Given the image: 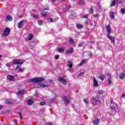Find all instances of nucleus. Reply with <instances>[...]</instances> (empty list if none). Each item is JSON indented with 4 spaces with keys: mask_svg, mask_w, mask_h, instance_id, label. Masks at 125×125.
<instances>
[{
    "mask_svg": "<svg viewBox=\"0 0 125 125\" xmlns=\"http://www.w3.org/2000/svg\"><path fill=\"white\" fill-rule=\"evenodd\" d=\"M108 78V83L109 84H111L112 83V77H111V74H108L107 75Z\"/></svg>",
    "mask_w": 125,
    "mask_h": 125,
    "instance_id": "18",
    "label": "nucleus"
},
{
    "mask_svg": "<svg viewBox=\"0 0 125 125\" xmlns=\"http://www.w3.org/2000/svg\"><path fill=\"white\" fill-rule=\"evenodd\" d=\"M2 108V106L1 105H0V110H1Z\"/></svg>",
    "mask_w": 125,
    "mask_h": 125,
    "instance_id": "55",
    "label": "nucleus"
},
{
    "mask_svg": "<svg viewBox=\"0 0 125 125\" xmlns=\"http://www.w3.org/2000/svg\"><path fill=\"white\" fill-rule=\"evenodd\" d=\"M93 81L94 83V86H98V82L97 81L96 79H95V77L93 78Z\"/></svg>",
    "mask_w": 125,
    "mask_h": 125,
    "instance_id": "11",
    "label": "nucleus"
},
{
    "mask_svg": "<svg viewBox=\"0 0 125 125\" xmlns=\"http://www.w3.org/2000/svg\"><path fill=\"white\" fill-rule=\"evenodd\" d=\"M58 52H60V53L64 52V49L58 48Z\"/></svg>",
    "mask_w": 125,
    "mask_h": 125,
    "instance_id": "29",
    "label": "nucleus"
},
{
    "mask_svg": "<svg viewBox=\"0 0 125 125\" xmlns=\"http://www.w3.org/2000/svg\"><path fill=\"white\" fill-rule=\"evenodd\" d=\"M119 76H120V78L122 80H123V79H124V78H125V73H120V74H119Z\"/></svg>",
    "mask_w": 125,
    "mask_h": 125,
    "instance_id": "24",
    "label": "nucleus"
},
{
    "mask_svg": "<svg viewBox=\"0 0 125 125\" xmlns=\"http://www.w3.org/2000/svg\"><path fill=\"white\" fill-rule=\"evenodd\" d=\"M1 57H2V56L0 55V60H1V59H0V58H1Z\"/></svg>",
    "mask_w": 125,
    "mask_h": 125,
    "instance_id": "58",
    "label": "nucleus"
},
{
    "mask_svg": "<svg viewBox=\"0 0 125 125\" xmlns=\"http://www.w3.org/2000/svg\"><path fill=\"white\" fill-rule=\"evenodd\" d=\"M34 96H36L37 97V96H38V91H35V93H34Z\"/></svg>",
    "mask_w": 125,
    "mask_h": 125,
    "instance_id": "39",
    "label": "nucleus"
},
{
    "mask_svg": "<svg viewBox=\"0 0 125 125\" xmlns=\"http://www.w3.org/2000/svg\"><path fill=\"white\" fill-rule=\"evenodd\" d=\"M98 94H103L104 93V91L102 90H100L98 92Z\"/></svg>",
    "mask_w": 125,
    "mask_h": 125,
    "instance_id": "31",
    "label": "nucleus"
},
{
    "mask_svg": "<svg viewBox=\"0 0 125 125\" xmlns=\"http://www.w3.org/2000/svg\"><path fill=\"white\" fill-rule=\"evenodd\" d=\"M110 16L111 19H115V13L114 12H111L110 13Z\"/></svg>",
    "mask_w": 125,
    "mask_h": 125,
    "instance_id": "17",
    "label": "nucleus"
},
{
    "mask_svg": "<svg viewBox=\"0 0 125 125\" xmlns=\"http://www.w3.org/2000/svg\"><path fill=\"white\" fill-rule=\"evenodd\" d=\"M105 78H106V76L105 75H100V79L101 81H104Z\"/></svg>",
    "mask_w": 125,
    "mask_h": 125,
    "instance_id": "23",
    "label": "nucleus"
},
{
    "mask_svg": "<svg viewBox=\"0 0 125 125\" xmlns=\"http://www.w3.org/2000/svg\"><path fill=\"white\" fill-rule=\"evenodd\" d=\"M106 29L107 31V34L106 37L110 40L112 43H115V38L110 36L111 33H112V30L111 29V25H108L106 26Z\"/></svg>",
    "mask_w": 125,
    "mask_h": 125,
    "instance_id": "1",
    "label": "nucleus"
},
{
    "mask_svg": "<svg viewBox=\"0 0 125 125\" xmlns=\"http://www.w3.org/2000/svg\"><path fill=\"white\" fill-rule=\"evenodd\" d=\"M5 21H6V22H7V21H12V17H11V16H10L9 15L8 16H6Z\"/></svg>",
    "mask_w": 125,
    "mask_h": 125,
    "instance_id": "10",
    "label": "nucleus"
},
{
    "mask_svg": "<svg viewBox=\"0 0 125 125\" xmlns=\"http://www.w3.org/2000/svg\"><path fill=\"white\" fill-rule=\"evenodd\" d=\"M83 73H81L79 74V76L81 77V76H83Z\"/></svg>",
    "mask_w": 125,
    "mask_h": 125,
    "instance_id": "47",
    "label": "nucleus"
},
{
    "mask_svg": "<svg viewBox=\"0 0 125 125\" xmlns=\"http://www.w3.org/2000/svg\"><path fill=\"white\" fill-rule=\"evenodd\" d=\"M52 2H55L56 1V0H51Z\"/></svg>",
    "mask_w": 125,
    "mask_h": 125,
    "instance_id": "53",
    "label": "nucleus"
},
{
    "mask_svg": "<svg viewBox=\"0 0 125 125\" xmlns=\"http://www.w3.org/2000/svg\"><path fill=\"white\" fill-rule=\"evenodd\" d=\"M55 59L56 60H58V59H59V55H57L55 56Z\"/></svg>",
    "mask_w": 125,
    "mask_h": 125,
    "instance_id": "35",
    "label": "nucleus"
},
{
    "mask_svg": "<svg viewBox=\"0 0 125 125\" xmlns=\"http://www.w3.org/2000/svg\"><path fill=\"white\" fill-rule=\"evenodd\" d=\"M44 10H46V9H44Z\"/></svg>",
    "mask_w": 125,
    "mask_h": 125,
    "instance_id": "61",
    "label": "nucleus"
},
{
    "mask_svg": "<svg viewBox=\"0 0 125 125\" xmlns=\"http://www.w3.org/2000/svg\"><path fill=\"white\" fill-rule=\"evenodd\" d=\"M17 95H18V96H20V97L23 96V95L25 94V90H21V91H19L17 92Z\"/></svg>",
    "mask_w": 125,
    "mask_h": 125,
    "instance_id": "7",
    "label": "nucleus"
},
{
    "mask_svg": "<svg viewBox=\"0 0 125 125\" xmlns=\"http://www.w3.org/2000/svg\"><path fill=\"white\" fill-rule=\"evenodd\" d=\"M33 17H34V18H38L39 17V16L37 15H34L33 16H32Z\"/></svg>",
    "mask_w": 125,
    "mask_h": 125,
    "instance_id": "40",
    "label": "nucleus"
},
{
    "mask_svg": "<svg viewBox=\"0 0 125 125\" xmlns=\"http://www.w3.org/2000/svg\"><path fill=\"white\" fill-rule=\"evenodd\" d=\"M73 52V48H71L70 49L67 50L66 51V54L67 55L72 54Z\"/></svg>",
    "mask_w": 125,
    "mask_h": 125,
    "instance_id": "12",
    "label": "nucleus"
},
{
    "mask_svg": "<svg viewBox=\"0 0 125 125\" xmlns=\"http://www.w3.org/2000/svg\"><path fill=\"white\" fill-rule=\"evenodd\" d=\"M116 1L118 3H122V1L121 0H116Z\"/></svg>",
    "mask_w": 125,
    "mask_h": 125,
    "instance_id": "41",
    "label": "nucleus"
},
{
    "mask_svg": "<svg viewBox=\"0 0 125 125\" xmlns=\"http://www.w3.org/2000/svg\"><path fill=\"white\" fill-rule=\"evenodd\" d=\"M79 2L80 4H83V3H84V1H83V0H80Z\"/></svg>",
    "mask_w": 125,
    "mask_h": 125,
    "instance_id": "33",
    "label": "nucleus"
},
{
    "mask_svg": "<svg viewBox=\"0 0 125 125\" xmlns=\"http://www.w3.org/2000/svg\"><path fill=\"white\" fill-rule=\"evenodd\" d=\"M121 13H123V14H125V9H121Z\"/></svg>",
    "mask_w": 125,
    "mask_h": 125,
    "instance_id": "34",
    "label": "nucleus"
},
{
    "mask_svg": "<svg viewBox=\"0 0 125 125\" xmlns=\"http://www.w3.org/2000/svg\"><path fill=\"white\" fill-rule=\"evenodd\" d=\"M76 28H77V29H83V26L81 24L77 23L76 24Z\"/></svg>",
    "mask_w": 125,
    "mask_h": 125,
    "instance_id": "20",
    "label": "nucleus"
},
{
    "mask_svg": "<svg viewBox=\"0 0 125 125\" xmlns=\"http://www.w3.org/2000/svg\"><path fill=\"white\" fill-rule=\"evenodd\" d=\"M62 0V1H65V0Z\"/></svg>",
    "mask_w": 125,
    "mask_h": 125,
    "instance_id": "59",
    "label": "nucleus"
},
{
    "mask_svg": "<svg viewBox=\"0 0 125 125\" xmlns=\"http://www.w3.org/2000/svg\"><path fill=\"white\" fill-rule=\"evenodd\" d=\"M70 72H72V70H69Z\"/></svg>",
    "mask_w": 125,
    "mask_h": 125,
    "instance_id": "60",
    "label": "nucleus"
},
{
    "mask_svg": "<svg viewBox=\"0 0 125 125\" xmlns=\"http://www.w3.org/2000/svg\"><path fill=\"white\" fill-rule=\"evenodd\" d=\"M122 98L125 97V93L122 95Z\"/></svg>",
    "mask_w": 125,
    "mask_h": 125,
    "instance_id": "52",
    "label": "nucleus"
},
{
    "mask_svg": "<svg viewBox=\"0 0 125 125\" xmlns=\"http://www.w3.org/2000/svg\"><path fill=\"white\" fill-rule=\"evenodd\" d=\"M91 102V104H92V105L93 106H94L95 105H97V102H98L95 101L94 99H92Z\"/></svg>",
    "mask_w": 125,
    "mask_h": 125,
    "instance_id": "19",
    "label": "nucleus"
},
{
    "mask_svg": "<svg viewBox=\"0 0 125 125\" xmlns=\"http://www.w3.org/2000/svg\"><path fill=\"white\" fill-rule=\"evenodd\" d=\"M62 100L66 104H69L70 103V99H68V96H63L62 97Z\"/></svg>",
    "mask_w": 125,
    "mask_h": 125,
    "instance_id": "6",
    "label": "nucleus"
},
{
    "mask_svg": "<svg viewBox=\"0 0 125 125\" xmlns=\"http://www.w3.org/2000/svg\"><path fill=\"white\" fill-rule=\"evenodd\" d=\"M33 103H34V100L33 98L27 101V104L29 105V106H31Z\"/></svg>",
    "mask_w": 125,
    "mask_h": 125,
    "instance_id": "13",
    "label": "nucleus"
},
{
    "mask_svg": "<svg viewBox=\"0 0 125 125\" xmlns=\"http://www.w3.org/2000/svg\"><path fill=\"white\" fill-rule=\"evenodd\" d=\"M94 17H97V18H99V17H100V15H99V14H97L96 15H94Z\"/></svg>",
    "mask_w": 125,
    "mask_h": 125,
    "instance_id": "36",
    "label": "nucleus"
},
{
    "mask_svg": "<svg viewBox=\"0 0 125 125\" xmlns=\"http://www.w3.org/2000/svg\"><path fill=\"white\" fill-rule=\"evenodd\" d=\"M58 79V81L60 82V83H62L64 85H66L67 83V81H66V80H65V79L62 77H59Z\"/></svg>",
    "mask_w": 125,
    "mask_h": 125,
    "instance_id": "4",
    "label": "nucleus"
},
{
    "mask_svg": "<svg viewBox=\"0 0 125 125\" xmlns=\"http://www.w3.org/2000/svg\"><path fill=\"white\" fill-rule=\"evenodd\" d=\"M19 116H20V118L21 120L23 119V117L22 116V114H21V113H19Z\"/></svg>",
    "mask_w": 125,
    "mask_h": 125,
    "instance_id": "37",
    "label": "nucleus"
},
{
    "mask_svg": "<svg viewBox=\"0 0 125 125\" xmlns=\"http://www.w3.org/2000/svg\"><path fill=\"white\" fill-rule=\"evenodd\" d=\"M10 32V30H9V28L6 27L5 29L4 30L3 36H4V37H7V36L9 35Z\"/></svg>",
    "mask_w": 125,
    "mask_h": 125,
    "instance_id": "5",
    "label": "nucleus"
},
{
    "mask_svg": "<svg viewBox=\"0 0 125 125\" xmlns=\"http://www.w3.org/2000/svg\"><path fill=\"white\" fill-rule=\"evenodd\" d=\"M114 105H115V106H116V107H118V104H114Z\"/></svg>",
    "mask_w": 125,
    "mask_h": 125,
    "instance_id": "56",
    "label": "nucleus"
},
{
    "mask_svg": "<svg viewBox=\"0 0 125 125\" xmlns=\"http://www.w3.org/2000/svg\"><path fill=\"white\" fill-rule=\"evenodd\" d=\"M24 20H21L18 23V28L21 29L23 27V24H24Z\"/></svg>",
    "mask_w": 125,
    "mask_h": 125,
    "instance_id": "8",
    "label": "nucleus"
},
{
    "mask_svg": "<svg viewBox=\"0 0 125 125\" xmlns=\"http://www.w3.org/2000/svg\"><path fill=\"white\" fill-rule=\"evenodd\" d=\"M111 109H112V110H115V107H110Z\"/></svg>",
    "mask_w": 125,
    "mask_h": 125,
    "instance_id": "50",
    "label": "nucleus"
},
{
    "mask_svg": "<svg viewBox=\"0 0 125 125\" xmlns=\"http://www.w3.org/2000/svg\"><path fill=\"white\" fill-rule=\"evenodd\" d=\"M7 79L10 81H14V76L11 75H8Z\"/></svg>",
    "mask_w": 125,
    "mask_h": 125,
    "instance_id": "14",
    "label": "nucleus"
},
{
    "mask_svg": "<svg viewBox=\"0 0 125 125\" xmlns=\"http://www.w3.org/2000/svg\"><path fill=\"white\" fill-rule=\"evenodd\" d=\"M48 20H49V21H50V22H52V21H53V20H52V19L51 18L48 19Z\"/></svg>",
    "mask_w": 125,
    "mask_h": 125,
    "instance_id": "43",
    "label": "nucleus"
},
{
    "mask_svg": "<svg viewBox=\"0 0 125 125\" xmlns=\"http://www.w3.org/2000/svg\"><path fill=\"white\" fill-rule=\"evenodd\" d=\"M83 101L86 105H88V104H89V102H88V100L86 99H84Z\"/></svg>",
    "mask_w": 125,
    "mask_h": 125,
    "instance_id": "28",
    "label": "nucleus"
},
{
    "mask_svg": "<svg viewBox=\"0 0 125 125\" xmlns=\"http://www.w3.org/2000/svg\"><path fill=\"white\" fill-rule=\"evenodd\" d=\"M68 42L70 44H73V43H74V40H73V39H72V38H70L68 40Z\"/></svg>",
    "mask_w": 125,
    "mask_h": 125,
    "instance_id": "27",
    "label": "nucleus"
},
{
    "mask_svg": "<svg viewBox=\"0 0 125 125\" xmlns=\"http://www.w3.org/2000/svg\"><path fill=\"white\" fill-rule=\"evenodd\" d=\"M44 81V78H35L30 79L29 80V83H42V82H43Z\"/></svg>",
    "mask_w": 125,
    "mask_h": 125,
    "instance_id": "2",
    "label": "nucleus"
},
{
    "mask_svg": "<svg viewBox=\"0 0 125 125\" xmlns=\"http://www.w3.org/2000/svg\"><path fill=\"white\" fill-rule=\"evenodd\" d=\"M42 16H46L47 15V13H41V14Z\"/></svg>",
    "mask_w": 125,
    "mask_h": 125,
    "instance_id": "38",
    "label": "nucleus"
},
{
    "mask_svg": "<svg viewBox=\"0 0 125 125\" xmlns=\"http://www.w3.org/2000/svg\"><path fill=\"white\" fill-rule=\"evenodd\" d=\"M12 63L14 65H21V64L24 63V62L21 60H14Z\"/></svg>",
    "mask_w": 125,
    "mask_h": 125,
    "instance_id": "3",
    "label": "nucleus"
},
{
    "mask_svg": "<svg viewBox=\"0 0 125 125\" xmlns=\"http://www.w3.org/2000/svg\"><path fill=\"white\" fill-rule=\"evenodd\" d=\"M89 55H90V58H91V57H92V54L91 53H90L89 54Z\"/></svg>",
    "mask_w": 125,
    "mask_h": 125,
    "instance_id": "51",
    "label": "nucleus"
},
{
    "mask_svg": "<svg viewBox=\"0 0 125 125\" xmlns=\"http://www.w3.org/2000/svg\"><path fill=\"white\" fill-rule=\"evenodd\" d=\"M19 68H20V66H19V65H17L16 67V70H18Z\"/></svg>",
    "mask_w": 125,
    "mask_h": 125,
    "instance_id": "44",
    "label": "nucleus"
},
{
    "mask_svg": "<svg viewBox=\"0 0 125 125\" xmlns=\"http://www.w3.org/2000/svg\"><path fill=\"white\" fill-rule=\"evenodd\" d=\"M67 63L68 64L69 68H70V69H72L73 68V63H72V62L68 61L67 62Z\"/></svg>",
    "mask_w": 125,
    "mask_h": 125,
    "instance_id": "16",
    "label": "nucleus"
},
{
    "mask_svg": "<svg viewBox=\"0 0 125 125\" xmlns=\"http://www.w3.org/2000/svg\"><path fill=\"white\" fill-rule=\"evenodd\" d=\"M48 125H52V124H51V123H49V124H48Z\"/></svg>",
    "mask_w": 125,
    "mask_h": 125,
    "instance_id": "57",
    "label": "nucleus"
},
{
    "mask_svg": "<svg viewBox=\"0 0 125 125\" xmlns=\"http://www.w3.org/2000/svg\"><path fill=\"white\" fill-rule=\"evenodd\" d=\"M41 106H44V105H46V103H45V101L42 102L40 103Z\"/></svg>",
    "mask_w": 125,
    "mask_h": 125,
    "instance_id": "30",
    "label": "nucleus"
},
{
    "mask_svg": "<svg viewBox=\"0 0 125 125\" xmlns=\"http://www.w3.org/2000/svg\"><path fill=\"white\" fill-rule=\"evenodd\" d=\"M79 46L81 47V46H83V44L82 43H80L78 44Z\"/></svg>",
    "mask_w": 125,
    "mask_h": 125,
    "instance_id": "49",
    "label": "nucleus"
},
{
    "mask_svg": "<svg viewBox=\"0 0 125 125\" xmlns=\"http://www.w3.org/2000/svg\"><path fill=\"white\" fill-rule=\"evenodd\" d=\"M33 37H34V36H33V34H29V37H28V40H29V41H32V39H33Z\"/></svg>",
    "mask_w": 125,
    "mask_h": 125,
    "instance_id": "25",
    "label": "nucleus"
},
{
    "mask_svg": "<svg viewBox=\"0 0 125 125\" xmlns=\"http://www.w3.org/2000/svg\"><path fill=\"white\" fill-rule=\"evenodd\" d=\"M6 65L7 66V67H9V64L8 63H6Z\"/></svg>",
    "mask_w": 125,
    "mask_h": 125,
    "instance_id": "54",
    "label": "nucleus"
},
{
    "mask_svg": "<svg viewBox=\"0 0 125 125\" xmlns=\"http://www.w3.org/2000/svg\"><path fill=\"white\" fill-rule=\"evenodd\" d=\"M115 4H116V0H112L111 3L110 4V7H112V6H115Z\"/></svg>",
    "mask_w": 125,
    "mask_h": 125,
    "instance_id": "22",
    "label": "nucleus"
},
{
    "mask_svg": "<svg viewBox=\"0 0 125 125\" xmlns=\"http://www.w3.org/2000/svg\"><path fill=\"white\" fill-rule=\"evenodd\" d=\"M94 12V10H93V9L91 8V13L93 14Z\"/></svg>",
    "mask_w": 125,
    "mask_h": 125,
    "instance_id": "42",
    "label": "nucleus"
},
{
    "mask_svg": "<svg viewBox=\"0 0 125 125\" xmlns=\"http://www.w3.org/2000/svg\"><path fill=\"white\" fill-rule=\"evenodd\" d=\"M38 24L40 26H42L43 23H42V21L41 20L38 21Z\"/></svg>",
    "mask_w": 125,
    "mask_h": 125,
    "instance_id": "32",
    "label": "nucleus"
},
{
    "mask_svg": "<svg viewBox=\"0 0 125 125\" xmlns=\"http://www.w3.org/2000/svg\"><path fill=\"white\" fill-rule=\"evenodd\" d=\"M48 86H49L48 84H39L37 87H42L43 88H44V87H48Z\"/></svg>",
    "mask_w": 125,
    "mask_h": 125,
    "instance_id": "9",
    "label": "nucleus"
},
{
    "mask_svg": "<svg viewBox=\"0 0 125 125\" xmlns=\"http://www.w3.org/2000/svg\"><path fill=\"white\" fill-rule=\"evenodd\" d=\"M83 18H87V16L85 15H83Z\"/></svg>",
    "mask_w": 125,
    "mask_h": 125,
    "instance_id": "46",
    "label": "nucleus"
},
{
    "mask_svg": "<svg viewBox=\"0 0 125 125\" xmlns=\"http://www.w3.org/2000/svg\"><path fill=\"white\" fill-rule=\"evenodd\" d=\"M23 69H21V68L19 69V72H23Z\"/></svg>",
    "mask_w": 125,
    "mask_h": 125,
    "instance_id": "45",
    "label": "nucleus"
},
{
    "mask_svg": "<svg viewBox=\"0 0 125 125\" xmlns=\"http://www.w3.org/2000/svg\"><path fill=\"white\" fill-rule=\"evenodd\" d=\"M86 62H87V60H83L80 62L78 66H82L83 64H86Z\"/></svg>",
    "mask_w": 125,
    "mask_h": 125,
    "instance_id": "15",
    "label": "nucleus"
},
{
    "mask_svg": "<svg viewBox=\"0 0 125 125\" xmlns=\"http://www.w3.org/2000/svg\"><path fill=\"white\" fill-rule=\"evenodd\" d=\"M100 121L99 119H95L93 121V124L96 125H99Z\"/></svg>",
    "mask_w": 125,
    "mask_h": 125,
    "instance_id": "21",
    "label": "nucleus"
},
{
    "mask_svg": "<svg viewBox=\"0 0 125 125\" xmlns=\"http://www.w3.org/2000/svg\"><path fill=\"white\" fill-rule=\"evenodd\" d=\"M92 99H94V100L99 102V97H98V96H96L95 98H93Z\"/></svg>",
    "mask_w": 125,
    "mask_h": 125,
    "instance_id": "26",
    "label": "nucleus"
},
{
    "mask_svg": "<svg viewBox=\"0 0 125 125\" xmlns=\"http://www.w3.org/2000/svg\"><path fill=\"white\" fill-rule=\"evenodd\" d=\"M49 82L50 83H53V81L52 80H49Z\"/></svg>",
    "mask_w": 125,
    "mask_h": 125,
    "instance_id": "48",
    "label": "nucleus"
}]
</instances>
